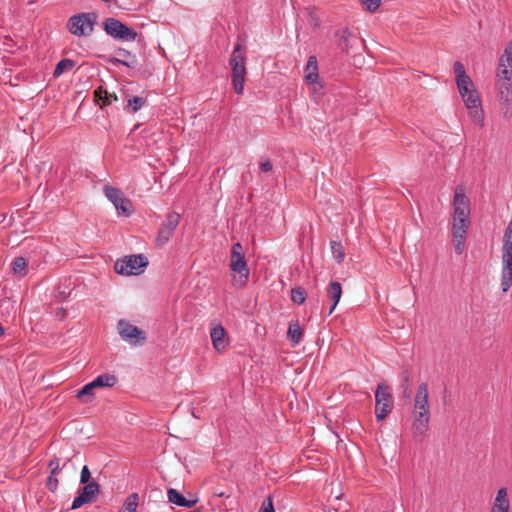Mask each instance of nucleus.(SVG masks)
<instances>
[{"mask_svg": "<svg viewBox=\"0 0 512 512\" xmlns=\"http://www.w3.org/2000/svg\"><path fill=\"white\" fill-rule=\"evenodd\" d=\"M229 268L233 272L232 285L237 289L245 287L249 279L250 269L240 242L232 245Z\"/></svg>", "mask_w": 512, "mask_h": 512, "instance_id": "f257e3e1", "label": "nucleus"}, {"mask_svg": "<svg viewBox=\"0 0 512 512\" xmlns=\"http://www.w3.org/2000/svg\"><path fill=\"white\" fill-rule=\"evenodd\" d=\"M246 52L245 48L237 43L231 53L229 65L231 67V84L236 94H242L244 90V81L246 70Z\"/></svg>", "mask_w": 512, "mask_h": 512, "instance_id": "f03ea898", "label": "nucleus"}, {"mask_svg": "<svg viewBox=\"0 0 512 512\" xmlns=\"http://www.w3.org/2000/svg\"><path fill=\"white\" fill-rule=\"evenodd\" d=\"M501 288L507 292L512 286V217L503 236Z\"/></svg>", "mask_w": 512, "mask_h": 512, "instance_id": "7ed1b4c3", "label": "nucleus"}, {"mask_svg": "<svg viewBox=\"0 0 512 512\" xmlns=\"http://www.w3.org/2000/svg\"><path fill=\"white\" fill-rule=\"evenodd\" d=\"M96 22L97 14L95 12H83L69 18L67 29L75 36L86 37L93 33Z\"/></svg>", "mask_w": 512, "mask_h": 512, "instance_id": "20e7f679", "label": "nucleus"}, {"mask_svg": "<svg viewBox=\"0 0 512 512\" xmlns=\"http://www.w3.org/2000/svg\"><path fill=\"white\" fill-rule=\"evenodd\" d=\"M148 265V259L142 255H129L115 262L114 270L120 275H139Z\"/></svg>", "mask_w": 512, "mask_h": 512, "instance_id": "39448f33", "label": "nucleus"}, {"mask_svg": "<svg viewBox=\"0 0 512 512\" xmlns=\"http://www.w3.org/2000/svg\"><path fill=\"white\" fill-rule=\"evenodd\" d=\"M394 402L391 389L385 383H380L375 392V413L377 421L384 420L393 410Z\"/></svg>", "mask_w": 512, "mask_h": 512, "instance_id": "423d86ee", "label": "nucleus"}, {"mask_svg": "<svg viewBox=\"0 0 512 512\" xmlns=\"http://www.w3.org/2000/svg\"><path fill=\"white\" fill-rule=\"evenodd\" d=\"M103 30L110 37L120 41H135L138 33L120 20L108 17L103 21Z\"/></svg>", "mask_w": 512, "mask_h": 512, "instance_id": "0eeeda50", "label": "nucleus"}, {"mask_svg": "<svg viewBox=\"0 0 512 512\" xmlns=\"http://www.w3.org/2000/svg\"><path fill=\"white\" fill-rule=\"evenodd\" d=\"M117 330L122 340L132 346H142L146 343V332L126 320H119Z\"/></svg>", "mask_w": 512, "mask_h": 512, "instance_id": "6e6552de", "label": "nucleus"}, {"mask_svg": "<svg viewBox=\"0 0 512 512\" xmlns=\"http://www.w3.org/2000/svg\"><path fill=\"white\" fill-rule=\"evenodd\" d=\"M180 214L175 211H170L166 215L165 221L161 224L158 235L156 237V246H164L174 235V231L179 225Z\"/></svg>", "mask_w": 512, "mask_h": 512, "instance_id": "1a4fd4ad", "label": "nucleus"}, {"mask_svg": "<svg viewBox=\"0 0 512 512\" xmlns=\"http://www.w3.org/2000/svg\"><path fill=\"white\" fill-rule=\"evenodd\" d=\"M105 196L113 203L118 213L130 216L132 213V202L124 196L123 192L112 186L104 187Z\"/></svg>", "mask_w": 512, "mask_h": 512, "instance_id": "9d476101", "label": "nucleus"}, {"mask_svg": "<svg viewBox=\"0 0 512 512\" xmlns=\"http://www.w3.org/2000/svg\"><path fill=\"white\" fill-rule=\"evenodd\" d=\"M430 412L413 410L412 435L413 439L421 443L429 429Z\"/></svg>", "mask_w": 512, "mask_h": 512, "instance_id": "9b49d317", "label": "nucleus"}, {"mask_svg": "<svg viewBox=\"0 0 512 512\" xmlns=\"http://www.w3.org/2000/svg\"><path fill=\"white\" fill-rule=\"evenodd\" d=\"M498 98L505 119L512 117V82H497Z\"/></svg>", "mask_w": 512, "mask_h": 512, "instance_id": "f8f14e48", "label": "nucleus"}, {"mask_svg": "<svg viewBox=\"0 0 512 512\" xmlns=\"http://www.w3.org/2000/svg\"><path fill=\"white\" fill-rule=\"evenodd\" d=\"M497 78V82H512V42L505 47L500 57Z\"/></svg>", "mask_w": 512, "mask_h": 512, "instance_id": "ddd939ff", "label": "nucleus"}, {"mask_svg": "<svg viewBox=\"0 0 512 512\" xmlns=\"http://www.w3.org/2000/svg\"><path fill=\"white\" fill-rule=\"evenodd\" d=\"M453 70L455 73L456 84L461 97H465L475 90L471 78L466 74L465 67L460 61L454 62Z\"/></svg>", "mask_w": 512, "mask_h": 512, "instance_id": "4468645a", "label": "nucleus"}, {"mask_svg": "<svg viewBox=\"0 0 512 512\" xmlns=\"http://www.w3.org/2000/svg\"><path fill=\"white\" fill-rule=\"evenodd\" d=\"M454 215L453 218L469 219L470 201L464 193L462 186H457L453 199Z\"/></svg>", "mask_w": 512, "mask_h": 512, "instance_id": "2eb2a0df", "label": "nucleus"}, {"mask_svg": "<svg viewBox=\"0 0 512 512\" xmlns=\"http://www.w3.org/2000/svg\"><path fill=\"white\" fill-rule=\"evenodd\" d=\"M99 488V484L95 481L86 483L85 486L78 491V495L72 502L71 509H78L84 504L92 502L99 493Z\"/></svg>", "mask_w": 512, "mask_h": 512, "instance_id": "dca6fc26", "label": "nucleus"}, {"mask_svg": "<svg viewBox=\"0 0 512 512\" xmlns=\"http://www.w3.org/2000/svg\"><path fill=\"white\" fill-rule=\"evenodd\" d=\"M467 109L470 110L471 116L475 121L481 122L483 120V110L481 108V100L475 89L470 94L462 98Z\"/></svg>", "mask_w": 512, "mask_h": 512, "instance_id": "f3484780", "label": "nucleus"}, {"mask_svg": "<svg viewBox=\"0 0 512 512\" xmlns=\"http://www.w3.org/2000/svg\"><path fill=\"white\" fill-rule=\"evenodd\" d=\"M335 36L337 39V46L339 49L349 54L351 49L356 43H362L363 41L356 36H352L348 28H344L336 31Z\"/></svg>", "mask_w": 512, "mask_h": 512, "instance_id": "a211bd4d", "label": "nucleus"}, {"mask_svg": "<svg viewBox=\"0 0 512 512\" xmlns=\"http://www.w3.org/2000/svg\"><path fill=\"white\" fill-rule=\"evenodd\" d=\"M414 410L430 412L428 384L425 382L418 386L414 398Z\"/></svg>", "mask_w": 512, "mask_h": 512, "instance_id": "6ab92c4d", "label": "nucleus"}, {"mask_svg": "<svg viewBox=\"0 0 512 512\" xmlns=\"http://www.w3.org/2000/svg\"><path fill=\"white\" fill-rule=\"evenodd\" d=\"M213 347L221 352L224 351L228 345V338L224 327L221 324H216L212 327L210 332Z\"/></svg>", "mask_w": 512, "mask_h": 512, "instance_id": "aec40b11", "label": "nucleus"}, {"mask_svg": "<svg viewBox=\"0 0 512 512\" xmlns=\"http://www.w3.org/2000/svg\"><path fill=\"white\" fill-rule=\"evenodd\" d=\"M305 72V80L308 84L314 85L317 83L319 79L318 72V61L315 55H311L308 57L307 64L304 69Z\"/></svg>", "mask_w": 512, "mask_h": 512, "instance_id": "412c9836", "label": "nucleus"}, {"mask_svg": "<svg viewBox=\"0 0 512 512\" xmlns=\"http://www.w3.org/2000/svg\"><path fill=\"white\" fill-rule=\"evenodd\" d=\"M328 299L332 302L328 315L332 314L334 309L336 308L341 296H342V286L337 281H332L326 290Z\"/></svg>", "mask_w": 512, "mask_h": 512, "instance_id": "4be33fe9", "label": "nucleus"}, {"mask_svg": "<svg viewBox=\"0 0 512 512\" xmlns=\"http://www.w3.org/2000/svg\"><path fill=\"white\" fill-rule=\"evenodd\" d=\"M167 494L169 502L177 506L191 508L197 503L196 499H186L180 492L173 488L169 489Z\"/></svg>", "mask_w": 512, "mask_h": 512, "instance_id": "5701e85b", "label": "nucleus"}, {"mask_svg": "<svg viewBox=\"0 0 512 512\" xmlns=\"http://www.w3.org/2000/svg\"><path fill=\"white\" fill-rule=\"evenodd\" d=\"M94 99H95V102L100 106V107H104V106H108L110 105L113 101H117L118 98H117V95L116 94H110L108 93V91L106 89H104L102 86L98 87L95 91H94Z\"/></svg>", "mask_w": 512, "mask_h": 512, "instance_id": "b1692460", "label": "nucleus"}, {"mask_svg": "<svg viewBox=\"0 0 512 512\" xmlns=\"http://www.w3.org/2000/svg\"><path fill=\"white\" fill-rule=\"evenodd\" d=\"M469 219L453 218L452 233L454 238H466Z\"/></svg>", "mask_w": 512, "mask_h": 512, "instance_id": "393cba45", "label": "nucleus"}, {"mask_svg": "<svg viewBox=\"0 0 512 512\" xmlns=\"http://www.w3.org/2000/svg\"><path fill=\"white\" fill-rule=\"evenodd\" d=\"M302 335L303 330L298 321L289 324L287 337L293 346H296L300 343Z\"/></svg>", "mask_w": 512, "mask_h": 512, "instance_id": "a878e982", "label": "nucleus"}, {"mask_svg": "<svg viewBox=\"0 0 512 512\" xmlns=\"http://www.w3.org/2000/svg\"><path fill=\"white\" fill-rule=\"evenodd\" d=\"M95 388L102 387H113L117 383V378L113 374H101L97 376L93 381Z\"/></svg>", "mask_w": 512, "mask_h": 512, "instance_id": "bb28decb", "label": "nucleus"}, {"mask_svg": "<svg viewBox=\"0 0 512 512\" xmlns=\"http://www.w3.org/2000/svg\"><path fill=\"white\" fill-rule=\"evenodd\" d=\"M116 54L121 58L124 59V66L129 68H134L137 64V58L136 55L132 54L130 51L124 49V48H118L116 51Z\"/></svg>", "mask_w": 512, "mask_h": 512, "instance_id": "cd10ccee", "label": "nucleus"}, {"mask_svg": "<svg viewBox=\"0 0 512 512\" xmlns=\"http://www.w3.org/2000/svg\"><path fill=\"white\" fill-rule=\"evenodd\" d=\"M75 66V62L71 59L65 58L59 61L54 69L53 76L55 78L61 76L63 73L70 71Z\"/></svg>", "mask_w": 512, "mask_h": 512, "instance_id": "c85d7f7f", "label": "nucleus"}, {"mask_svg": "<svg viewBox=\"0 0 512 512\" xmlns=\"http://www.w3.org/2000/svg\"><path fill=\"white\" fill-rule=\"evenodd\" d=\"M93 389H95V386H93L92 381L86 385H84L78 392H77V398L82 400L85 403H88L92 401L94 398L93 395Z\"/></svg>", "mask_w": 512, "mask_h": 512, "instance_id": "c756f323", "label": "nucleus"}, {"mask_svg": "<svg viewBox=\"0 0 512 512\" xmlns=\"http://www.w3.org/2000/svg\"><path fill=\"white\" fill-rule=\"evenodd\" d=\"M139 495L137 493H132L124 502V505L119 510V512H136L138 507Z\"/></svg>", "mask_w": 512, "mask_h": 512, "instance_id": "7c9ffc66", "label": "nucleus"}, {"mask_svg": "<svg viewBox=\"0 0 512 512\" xmlns=\"http://www.w3.org/2000/svg\"><path fill=\"white\" fill-rule=\"evenodd\" d=\"M12 269L15 274L21 276L27 273V260L24 257H16L12 262Z\"/></svg>", "mask_w": 512, "mask_h": 512, "instance_id": "2f4dec72", "label": "nucleus"}, {"mask_svg": "<svg viewBox=\"0 0 512 512\" xmlns=\"http://www.w3.org/2000/svg\"><path fill=\"white\" fill-rule=\"evenodd\" d=\"M330 246L334 259L337 261V263H341L345 257L344 248L341 242L331 241Z\"/></svg>", "mask_w": 512, "mask_h": 512, "instance_id": "473e14b6", "label": "nucleus"}, {"mask_svg": "<svg viewBox=\"0 0 512 512\" xmlns=\"http://www.w3.org/2000/svg\"><path fill=\"white\" fill-rule=\"evenodd\" d=\"M306 299V291L302 287H295L291 290V300L298 305L304 303Z\"/></svg>", "mask_w": 512, "mask_h": 512, "instance_id": "72a5a7b5", "label": "nucleus"}, {"mask_svg": "<svg viewBox=\"0 0 512 512\" xmlns=\"http://www.w3.org/2000/svg\"><path fill=\"white\" fill-rule=\"evenodd\" d=\"M146 103V99L143 98V97H139V96H134L133 98L129 99L128 100V109H130V111L132 113H135L137 112L138 110H140Z\"/></svg>", "mask_w": 512, "mask_h": 512, "instance_id": "f704fd0d", "label": "nucleus"}, {"mask_svg": "<svg viewBox=\"0 0 512 512\" xmlns=\"http://www.w3.org/2000/svg\"><path fill=\"white\" fill-rule=\"evenodd\" d=\"M493 506L509 507V501L507 499V489L506 488H500L498 490Z\"/></svg>", "mask_w": 512, "mask_h": 512, "instance_id": "c9c22d12", "label": "nucleus"}, {"mask_svg": "<svg viewBox=\"0 0 512 512\" xmlns=\"http://www.w3.org/2000/svg\"><path fill=\"white\" fill-rule=\"evenodd\" d=\"M362 6L369 12H375L381 5L382 0H359Z\"/></svg>", "mask_w": 512, "mask_h": 512, "instance_id": "e433bc0d", "label": "nucleus"}, {"mask_svg": "<svg viewBox=\"0 0 512 512\" xmlns=\"http://www.w3.org/2000/svg\"><path fill=\"white\" fill-rule=\"evenodd\" d=\"M259 512H275L272 496H268L262 502Z\"/></svg>", "mask_w": 512, "mask_h": 512, "instance_id": "4c0bfd02", "label": "nucleus"}, {"mask_svg": "<svg viewBox=\"0 0 512 512\" xmlns=\"http://www.w3.org/2000/svg\"><path fill=\"white\" fill-rule=\"evenodd\" d=\"M49 468L51 469V474L52 475H56L58 474L62 468L60 466V459L57 458L56 456H54L50 461H49V464H48Z\"/></svg>", "mask_w": 512, "mask_h": 512, "instance_id": "58836bf2", "label": "nucleus"}, {"mask_svg": "<svg viewBox=\"0 0 512 512\" xmlns=\"http://www.w3.org/2000/svg\"><path fill=\"white\" fill-rule=\"evenodd\" d=\"M273 169V164L268 158H261L260 160V170L263 173L270 172Z\"/></svg>", "mask_w": 512, "mask_h": 512, "instance_id": "ea45409f", "label": "nucleus"}, {"mask_svg": "<svg viewBox=\"0 0 512 512\" xmlns=\"http://www.w3.org/2000/svg\"><path fill=\"white\" fill-rule=\"evenodd\" d=\"M90 478H91V472L88 468V466H84L81 470V475H80V483L81 484H86V483H89L90 481Z\"/></svg>", "mask_w": 512, "mask_h": 512, "instance_id": "a19ab883", "label": "nucleus"}, {"mask_svg": "<svg viewBox=\"0 0 512 512\" xmlns=\"http://www.w3.org/2000/svg\"><path fill=\"white\" fill-rule=\"evenodd\" d=\"M58 483V479L55 477V475L50 474L47 479L46 486L51 492H54L58 487Z\"/></svg>", "mask_w": 512, "mask_h": 512, "instance_id": "79ce46f5", "label": "nucleus"}, {"mask_svg": "<svg viewBox=\"0 0 512 512\" xmlns=\"http://www.w3.org/2000/svg\"><path fill=\"white\" fill-rule=\"evenodd\" d=\"M466 238H454V247L455 251L458 255L462 254L463 252V245Z\"/></svg>", "mask_w": 512, "mask_h": 512, "instance_id": "37998d69", "label": "nucleus"}, {"mask_svg": "<svg viewBox=\"0 0 512 512\" xmlns=\"http://www.w3.org/2000/svg\"><path fill=\"white\" fill-rule=\"evenodd\" d=\"M108 62L112 65H124V59H121L120 57H111L108 59Z\"/></svg>", "mask_w": 512, "mask_h": 512, "instance_id": "c03bdc74", "label": "nucleus"}, {"mask_svg": "<svg viewBox=\"0 0 512 512\" xmlns=\"http://www.w3.org/2000/svg\"><path fill=\"white\" fill-rule=\"evenodd\" d=\"M403 386H407L410 380V374L408 370L402 372Z\"/></svg>", "mask_w": 512, "mask_h": 512, "instance_id": "a18cd8bd", "label": "nucleus"}, {"mask_svg": "<svg viewBox=\"0 0 512 512\" xmlns=\"http://www.w3.org/2000/svg\"><path fill=\"white\" fill-rule=\"evenodd\" d=\"M491 512H509V507L493 506Z\"/></svg>", "mask_w": 512, "mask_h": 512, "instance_id": "49530a36", "label": "nucleus"}, {"mask_svg": "<svg viewBox=\"0 0 512 512\" xmlns=\"http://www.w3.org/2000/svg\"><path fill=\"white\" fill-rule=\"evenodd\" d=\"M403 396L407 399H410V391H409V388H408V385L404 386V390H403Z\"/></svg>", "mask_w": 512, "mask_h": 512, "instance_id": "de8ad7c7", "label": "nucleus"}]
</instances>
